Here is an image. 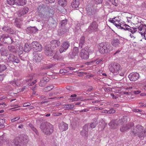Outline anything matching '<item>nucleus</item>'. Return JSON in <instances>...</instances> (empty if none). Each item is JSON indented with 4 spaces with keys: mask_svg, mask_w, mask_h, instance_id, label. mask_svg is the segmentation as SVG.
<instances>
[{
    "mask_svg": "<svg viewBox=\"0 0 146 146\" xmlns=\"http://www.w3.org/2000/svg\"><path fill=\"white\" fill-rule=\"evenodd\" d=\"M19 139V138L17 137L12 141L7 138L5 133H3L2 136H0V146L6 142L7 144L6 146H20Z\"/></svg>",
    "mask_w": 146,
    "mask_h": 146,
    "instance_id": "1",
    "label": "nucleus"
},
{
    "mask_svg": "<svg viewBox=\"0 0 146 146\" xmlns=\"http://www.w3.org/2000/svg\"><path fill=\"white\" fill-rule=\"evenodd\" d=\"M40 128L43 133L47 135L51 134L54 130L53 125L47 122H42L41 123Z\"/></svg>",
    "mask_w": 146,
    "mask_h": 146,
    "instance_id": "2",
    "label": "nucleus"
},
{
    "mask_svg": "<svg viewBox=\"0 0 146 146\" xmlns=\"http://www.w3.org/2000/svg\"><path fill=\"white\" fill-rule=\"evenodd\" d=\"M143 127L140 125H138L133 128L131 130V132L134 135H137L138 137L141 138L145 135V132H143Z\"/></svg>",
    "mask_w": 146,
    "mask_h": 146,
    "instance_id": "3",
    "label": "nucleus"
},
{
    "mask_svg": "<svg viewBox=\"0 0 146 146\" xmlns=\"http://www.w3.org/2000/svg\"><path fill=\"white\" fill-rule=\"evenodd\" d=\"M98 48L99 52L102 54L108 53L112 49V48L107 43L103 42L99 44Z\"/></svg>",
    "mask_w": 146,
    "mask_h": 146,
    "instance_id": "4",
    "label": "nucleus"
},
{
    "mask_svg": "<svg viewBox=\"0 0 146 146\" xmlns=\"http://www.w3.org/2000/svg\"><path fill=\"white\" fill-rule=\"evenodd\" d=\"M110 71L114 75L118 74L122 69L120 65L117 63H114L109 66Z\"/></svg>",
    "mask_w": 146,
    "mask_h": 146,
    "instance_id": "5",
    "label": "nucleus"
},
{
    "mask_svg": "<svg viewBox=\"0 0 146 146\" xmlns=\"http://www.w3.org/2000/svg\"><path fill=\"white\" fill-rule=\"evenodd\" d=\"M0 40L4 44H11L14 42L13 38L8 35H1Z\"/></svg>",
    "mask_w": 146,
    "mask_h": 146,
    "instance_id": "6",
    "label": "nucleus"
},
{
    "mask_svg": "<svg viewBox=\"0 0 146 146\" xmlns=\"http://www.w3.org/2000/svg\"><path fill=\"white\" fill-rule=\"evenodd\" d=\"M124 120V119L123 118L119 119L118 121L112 120L109 123L108 125L111 128H116L118 125L123 124Z\"/></svg>",
    "mask_w": 146,
    "mask_h": 146,
    "instance_id": "7",
    "label": "nucleus"
},
{
    "mask_svg": "<svg viewBox=\"0 0 146 146\" xmlns=\"http://www.w3.org/2000/svg\"><path fill=\"white\" fill-rule=\"evenodd\" d=\"M87 13L88 16L90 18L93 19L96 16L97 11L96 9L92 6L88 7L86 9Z\"/></svg>",
    "mask_w": 146,
    "mask_h": 146,
    "instance_id": "8",
    "label": "nucleus"
},
{
    "mask_svg": "<svg viewBox=\"0 0 146 146\" xmlns=\"http://www.w3.org/2000/svg\"><path fill=\"white\" fill-rule=\"evenodd\" d=\"M8 59L9 61L8 63V65L9 64L12 62L13 64L14 63L18 64L19 63L20 60L17 56L14 55L12 53H10L8 57Z\"/></svg>",
    "mask_w": 146,
    "mask_h": 146,
    "instance_id": "9",
    "label": "nucleus"
},
{
    "mask_svg": "<svg viewBox=\"0 0 146 146\" xmlns=\"http://www.w3.org/2000/svg\"><path fill=\"white\" fill-rule=\"evenodd\" d=\"M98 23L96 21H94L89 27L87 31L89 32L92 33L93 32H96L98 29Z\"/></svg>",
    "mask_w": 146,
    "mask_h": 146,
    "instance_id": "10",
    "label": "nucleus"
},
{
    "mask_svg": "<svg viewBox=\"0 0 146 146\" xmlns=\"http://www.w3.org/2000/svg\"><path fill=\"white\" fill-rule=\"evenodd\" d=\"M31 45L33 50L36 52L41 51L42 49V46L36 41L33 42L31 43Z\"/></svg>",
    "mask_w": 146,
    "mask_h": 146,
    "instance_id": "11",
    "label": "nucleus"
},
{
    "mask_svg": "<svg viewBox=\"0 0 146 146\" xmlns=\"http://www.w3.org/2000/svg\"><path fill=\"white\" fill-rule=\"evenodd\" d=\"M134 125V123L133 122H130L127 124H124L120 128V130L121 132H124L129 129Z\"/></svg>",
    "mask_w": 146,
    "mask_h": 146,
    "instance_id": "12",
    "label": "nucleus"
},
{
    "mask_svg": "<svg viewBox=\"0 0 146 146\" xmlns=\"http://www.w3.org/2000/svg\"><path fill=\"white\" fill-rule=\"evenodd\" d=\"M128 77L131 81L134 82L139 78V75L137 72H132L129 74Z\"/></svg>",
    "mask_w": 146,
    "mask_h": 146,
    "instance_id": "13",
    "label": "nucleus"
},
{
    "mask_svg": "<svg viewBox=\"0 0 146 146\" xmlns=\"http://www.w3.org/2000/svg\"><path fill=\"white\" fill-rule=\"evenodd\" d=\"M90 128L89 124H86L84 126L83 130L80 132V135L85 137H87L88 136V131Z\"/></svg>",
    "mask_w": 146,
    "mask_h": 146,
    "instance_id": "14",
    "label": "nucleus"
},
{
    "mask_svg": "<svg viewBox=\"0 0 146 146\" xmlns=\"http://www.w3.org/2000/svg\"><path fill=\"white\" fill-rule=\"evenodd\" d=\"M70 43L68 41L64 42L60 46L59 51L60 53L65 52L68 48Z\"/></svg>",
    "mask_w": 146,
    "mask_h": 146,
    "instance_id": "15",
    "label": "nucleus"
},
{
    "mask_svg": "<svg viewBox=\"0 0 146 146\" xmlns=\"http://www.w3.org/2000/svg\"><path fill=\"white\" fill-rule=\"evenodd\" d=\"M122 26H123V27L122 29L128 30L132 34H133L137 31L136 30L137 29L136 28L131 27L128 25L125 24H124V25H123Z\"/></svg>",
    "mask_w": 146,
    "mask_h": 146,
    "instance_id": "16",
    "label": "nucleus"
},
{
    "mask_svg": "<svg viewBox=\"0 0 146 146\" xmlns=\"http://www.w3.org/2000/svg\"><path fill=\"white\" fill-rule=\"evenodd\" d=\"M29 9L27 7H25L20 9L18 12L19 17H21L26 14L28 11Z\"/></svg>",
    "mask_w": 146,
    "mask_h": 146,
    "instance_id": "17",
    "label": "nucleus"
},
{
    "mask_svg": "<svg viewBox=\"0 0 146 146\" xmlns=\"http://www.w3.org/2000/svg\"><path fill=\"white\" fill-rule=\"evenodd\" d=\"M80 57L82 59L86 60L89 58V54L88 52L85 50L84 49L81 50L80 53Z\"/></svg>",
    "mask_w": 146,
    "mask_h": 146,
    "instance_id": "18",
    "label": "nucleus"
},
{
    "mask_svg": "<svg viewBox=\"0 0 146 146\" xmlns=\"http://www.w3.org/2000/svg\"><path fill=\"white\" fill-rule=\"evenodd\" d=\"M60 43V42L58 40H54L50 42V44L51 48L54 49L59 46Z\"/></svg>",
    "mask_w": 146,
    "mask_h": 146,
    "instance_id": "19",
    "label": "nucleus"
},
{
    "mask_svg": "<svg viewBox=\"0 0 146 146\" xmlns=\"http://www.w3.org/2000/svg\"><path fill=\"white\" fill-rule=\"evenodd\" d=\"M58 127L60 131H65L68 129V125L67 123L62 122L59 124Z\"/></svg>",
    "mask_w": 146,
    "mask_h": 146,
    "instance_id": "20",
    "label": "nucleus"
},
{
    "mask_svg": "<svg viewBox=\"0 0 146 146\" xmlns=\"http://www.w3.org/2000/svg\"><path fill=\"white\" fill-rule=\"evenodd\" d=\"M45 54L47 56H52L53 52L51 48H50L48 45H46L45 47Z\"/></svg>",
    "mask_w": 146,
    "mask_h": 146,
    "instance_id": "21",
    "label": "nucleus"
},
{
    "mask_svg": "<svg viewBox=\"0 0 146 146\" xmlns=\"http://www.w3.org/2000/svg\"><path fill=\"white\" fill-rule=\"evenodd\" d=\"M109 21L113 23L118 28L120 29H122L123 27L122 25L124 24L123 23H122V24H121L119 23V21H117V23H115V21L113 19H110Z\"/></svg>",
    "mask_w": 146,
    "mask_h": 146,
    "instance_id": "22",
    "label": "nucleus"
},
{
    "mask_svg": "<svg viewBox=\"0 0 146 146\" xmlns=\"http://www.w3.org/2000/svg\"><path fill=\"white\" fill-rule=\"evenodd\" d=\"M33 79L32 76H30L27 78L26 80V81L28 85L32 86L34 85L37 82V80H35L33 81H32Z\"/></svg>",
    "mask_w": 146,
    "mask_h": 146,
    "instance_id": "23",
    "label": "nucleus"
},
{
    "mask_svg": "<svg viewBox=\"0 0 146 146\" xmlns=\"http://www.w3.org/2000/svg\"><path fill=\"white\" fill-rule=\"evenodd\" d=\"M49 81V78L47 77H44L39 82V86L41 87H44Z\"/></svg>",
    "mask_w": 146,
    "mask_h": 146,
    "instance_id": "24",
    "label": "nucleus"
},
{
    "mask_svg": "<svg viewBox=\"0 0 146 146\" xmlns=\"http://www.w3.org/2000/svg\"><path fill=\"white\" fill-rule=\"evenodd\" d=\"M0 52L2 56H7L9 54L8 51L7 50L4 45L0 48Z\"/></svg>",
    "mask_w": 146,
    "mask_h": 146,
    "instance_id": "25",
    "label": "nucleus"
},
{
    "mask_svg": "<svg viewBox=\"0 0 146 146\" xmlns=\"http://www.w3.org/2000/svg\"><path fill=\"white\" fill-rule=\"evenodd\" d=\"M79 50L78 47H74L73 49L72 52L70 55V57L72 58H73L74 57L78 55Z\"/></svg>",
    "mask_w": 146,
    "mask_h": 146,
    "instance_id": "26",
    "label": "nucleus"
},
{
    "mask_svg": "<svg viewBox=\"0 0 146 146\" xmlns=\"http://www.w3.org/2000/svg\"><path fill=\"white\" fill-rule=\"evenodd\" d=\"M42 56L41 54H37L34 56L33 61L35 62H40L42 60Z\"/></svg>",
    "mask_w": 146,
    "mask_h": 146,
    "instance_id": "27",
    "label": "nucleus"
},
{
    "mask_svg": "<svg viewBox=\"0 0 146 146\" xmlns=\"http://www.w3.org/2000/svg\"><path fill=\"white\" fill-rule=\"evenodd\" d=\"M49 13V11H47L44 13V12H40L39 13L38 15L40 17L44 19V18H46L48 17L51 16L50 15Z\"/></svg>",
    "mask_w": 146,
    "mask_h": 146,
    "instance_id": "28",
    "label": "nucleus"
},
{
    "mask_svg": "<svg viewBox=\"0 0 146 146\" xmlns=\"http://www.w3.org/2000/svg\"><path fill=\"white\" fill-rule=\"evenodd\" d=\"M38 30L37 28L35 27H30L27 28L26 29L27 33H35Z\"/></svg>",
    "mask_w": 146,
    "mask_h": 146,
    "instance_id": "29",
    "label": "nucleus"
},
{
    "mask_svg": "<svg viewBox=\"0 0 146 146\" xmlns=\"http://www.w3.org/2000/svg\"><path fill=\"white\" fill-rule=\"evenodd\" d=\"M15 2L17 5L22 6L26 4L27 1L26 0H15Z\"/></svg>",
    "mask_w": 146,
    "mask_h": 146,
    "instance_id": "30",
    "label": "nucleus"
},
{
    "mask_svg": "<svg viewBox=\"0 0 146 146\" xmlns=\"http://www.w3.org/2000/svg\"><path fill=\"white\" fill-rule=\"evenodd\" d=\"M120 44L119 41L118 39H113L112 41V45L115 47H119Z\"/></svg>",
    "mask_w": 146,
    "mask_h": 146,
    "instance_id": "31",
    "label": "nucleus"
},
{
    "mask_svg": "<svg viewBox=\"0 0 146 146\" xmlns=\"http://www.w3.org/2000/svg\"><path fill=\"white\" fill-rule=\"evenodd\" d=\"M32 48V46L31 44L26 43L24 47V50L25 52H28L30 51Z\"/></svg>",
    "mask_w": 146,
    "mask_h": 146,
    "instance_id": "32",
    "label": "nucleus"
},
{
    "mask_svg": "<svg viewBox=\"0 0 146 146\" xmlns=\"http://www.w3.org/2000/svg\"><path fill=\"white\" fill-rule=\"evenodd\" d=\"M79 5V0H74L71 4L72 7L74 8L78 7Z\"/></svg>",
    "mask_w": 146,
    "mask_h": 146,
    "instance_id": "33",
    "label": "nucleus"
},
{
    "mask_svg": "<svg viewBox=\"0 0 146 146\" xmlns=\"http://www.w3.org/2000/svg\"><path fill=\"white\" fill-rule=\"evenodd\" d=\"M3 31L10 34L13 33V30L9 27L4 26L3 28Z\"/></svg>",
    "mask_w": 146,
    "mask_h": 146,
    "instance_id": "34",
    "label": "nucleus"
},
{
    "mask_svg": "<svg viewBox=\"0 0 146 146\" xmlns=\"http://www.w3.org/2000/svg\"><path fill=\"white\" fill-rule=\"evenodd\" d=\"M7 49L9 51L11 52L16 53L17 52L16 49L13 46L10 45L7 47Z\"/></svg>",
    "mask_w": 146,
    "mask_h": 146,
    "instance_id": "35",
    "label": "nucleus"
},
{
    "mask_svg": "<svg viewBox=\"0 0 146 146\" xmlns=\"http://www.w3.org/2000/svg\"><path fill=\"white\" fill-rule=\"evenodd\" d=\"M85 37L84 36H82L80 38L79 43V47L82 48L85 44Z\"/></svg>",
    "mask_w": 146,
    "mask_h": 146,
    "instance_id": "36",
    "label": "nucleus"
},
{
    "mask_svg": "<svg viewBox=\"0 0 146 146\" xmlns=\"http://www.w3.org/2000/svg\"><path fill=\"white\" fill-rule=\"evenodd\" d=\"M58 3L62 6H65L67 4V1L66 0H58Z\"/></svg>",
    "mask_w": 146,
    "mask_h": 146,
    "instance_id": "37",
    "label": "nucleus"
},
{
    "mask_svg": "<svg viewBox=\"0 0 146 146\" xmlns=\"http://www.w3.org/2000/svg\"><path fill=\"white\" fill-rule=\"evenodd\" d=\"M146 27V25H141L138 27V29H139V32H140V31H143L142 32H144L145 31V28Z\"/></svg>",
    "mask_w": 146,
    "mask_h": 146,
    "instance_id": "38",
    "label": "nucleus"
},
{
    "mask_svg": "<svg viewBox=\"0 0 146 146\" xmlns=\"http://www.w3.org/2000/svg\"><path fill=\"white\" fill-rule=\"evenodd\" d=\"M64 107L65 108H68V109H74V106L73 105H71L70 104H65L63 105Z\"/></svg>",
    "mask_w": 146,
    "mask_h": 146,
    "instance_id": "39",
    "label": "nucleus"
},
{
    "mask_svg": "<svg viewBox=\"0 0 146 146\" xmlns=\"http://www.w3.org/2000/svg\"><path fill=\"white\" fill-rule=\"evenodd\" d=\"M45 11L43 5H40L38 7V11L40 12H42Z\"/></svg>",
    "mask_w": 146,
    "mask_h": 146,
    "instance_id": "40",
    "label": "nucleus"
},
{
    "mask_svg": "<svg viewBox=\"0 0 146 146\" xmlns=\"http://www.w3.org/2000/svg\"><path fill=\"white\" fill-rule=\"evenodd\" d=\"M5 123V119H0V126L1 127L3 128L5 127L4 123Z\"/></svg>",
    "mask_w": 146,
    "mask_h": 146,
    "instance_id": "41",
    "label": "nucleus"
},
{
    "mask_svg": "<svg viewBox=\"0 0 146 146\" xmlns=\"http://www.w3.org/2000/svg\"><path fill=\"white\" fill-rule=\"evenodd\" d=\"M7 67L5 65L0 64V72L5 71Z\"/></svg>",
    "mask_w": 146,
    "mask_h": 146,
    "instance_id": "42",
    "label": "nucleus"
},
{
    "mask_svg": "<svg viewBox=\"0 0 146 146\" xmlns=\"http://www.w3.org/2000/svg\"><path fill=\"white\" fill-rule=\"evenodd\" d=\"M54 87L53 85H51L49 86H47L44 88V90L46 91H48L52 89Z\"/></svg>",
    "mask_w": 146,
    "mask_h": 146,
    "instance_id": "43",
    "label": "nucleus"
},
{
    "mask_svg": "<svg viewBox=\"0 0 146 146\" xmlns=\"http://www.w3.org/2000/svg\"><path fill=\"white\" fill-rule=\"evenodd\" d=\"M67 20L65 19L62 20L60 22V24L62 26H64L67 23Z\"/></svg>",
    "mask_w": 146,
    "mask_h": 146,
    "instance_id": "44",
    "label": "nucleus"
},
{
    "mask_svg": "<svg viewBox=\"0 0 146 146\" xmlns=\"http://www.w3.org/2000/svg\"><path fill=\"white\" fill-rule=\"evenodd\" d=\"M7 4L10 5H13L15 4V0H6Z\"/></svg>",
    "mask_w": 146,
    "mask_h": 146,
    "instance_id": "45",
    "label": "nucleus"
},
{
    "mask_svg": "<svg viewBox=\"0 0 146 146\" xmlns=\"http://www.w3.org/2000/svg\"><path fill=\"white\" fill-rule=\"evenodd\" d=\"M53 58L55 60H59L61 59V57L57 54H55L53 56Z\"/></svg>",
    "mask_w": 146,
    "mask_h": 146,
    "instance_id": "46",
    "label": "nucleus"
},
{
    "mask_svg": "<svg viewBox=\"0 0 146 146\" xmlns=\"http://www.w3.org/2000/svg\"><path fill=\"white\" fill-rule=\"evenodd\" d=\"M96 125V123L95 121L92 122L90 125V126L92 128H94L95 127Z\"/></svg>",
    "mask_w": 146,
    "mask_h": 146,
    "instance_id": "47",
    "label": "nucleus"
},
{
    "mask_svg": "<svg viewBox=\"0 0 146 146\" xmlns=\"http://www.w3.org/2000/svg\"><path fill=\"white\" fill-rule=\"evenodd\" d=\"M20 117H17L12 119L11 120V121L12 122H15V121L18 120L19 119Z\"/></svg>",
    "mask_w": 146,
    "mask_h": 146,
    "instance_id": "48",
    "label": "nucleus"
},
{
    "mask_svg": "<svg viewBox=\"0 0 146 146\" xmlns=\"http://www.w3.org/2000/svg\"><path fill=\"white\" fill-rule=\"evenodd\" d=\"M5 76V75L4 74H0V82L3 80Z\"/></svg>",
    "mask_w": 146,
    "mask_h": 146,
    "instance_id": "49",
    "label": "nucleus"
},
{
    "mask_svg": "<svg viewBox=\"0 0 146 146\" xmlns=\"http://www.w3.org/2000/svg\"><path fill=\"white\" fill-rule=\"evenodd\" d=\"M31 129L37 135H38V133L36 129L34 127H33Z\"/></svg>",
    "mask_w": 146,
    "mask_h": 146,
    "instance_id": "50",
    "label": "nucleus"
},
{
    "mask_svg": "<svg viewBox=\"0 0 146 146\" xmlns=\"http://www.w3.org/2000/svg\"><path fill=\"white\" fill-rule=\"evenodd\" d=\"M109 113H114L115 112V111L112 108L109 110Z\"/></svg>",
    "mask_w": 146,
    "mask_h": 146,
    "instance_id": "51",
    "label": "nucleus"
},
{
    "mask_svg": "<svg viewBox=\"0 0 146 146\" xmlns=\"http://www.w3.org/2000/svg\"><path fill=\"white\" fill-rule=\"evenodd\" d=\"M44 120L42 118L40 117L38 118L36 120V122L37 123H40L42 121Z\"/></svg>",
    "mask_w": 146,
    "mask_h": 146,
    "instance_id": "52",
    "label": "nucleus"
},
{
    "mask_svg": "<svg viewBox=\"0 0 146 146\" xmlns=\"http://www.w3.org/2000/svg\"><path fill=\"white\" fill-rule=\"evenodd\" d=\"M146 27L145 28V31H144V32L143 33V32H139V33H141V35L142 36L143 35L144 37H145V35L146 34Z\"/></svg>",
    "mask_w": 146,
    "mask_h": 146,
    "instance_id": "53",
    "label": "nucleus"
},
{
    "mask_svg": "<svg viewBox=\"0 0 146 146\" xmlns=\"http://www.w3.org/2000/svg\"><path fill=\"white\" fill-rule=\"evenodd\" d=\"M72 101H76L80 100L81 98L80 97H78L76 98H72Z\"/></svg>",
    "mask_w": 146,
    "mask_h": 146,
    "instance_id": "54",
    "label": "nucleus"
},
{
    "mask_svg": "<svg viewBox=\"0 0 146 146\" xmlns=\"http://www.w3.org/2000/svg\"><path fill=\"white\" fill-rule=\"evenodd\" d=\"M60 72L61 74H62L64 73H66L67 72V70H66L61 69L60 70Z\"/></svg>",
    "mask_w": 146,
    "mask_h": 146,
    "instance_id": "55",
    "label": "nucleus"
},
{
    "mask_svg": "<svg viewBox=\"0 0 146 146\" xmlns=\"http://www.w3.org/2000/svg\"><path fill=\"white\" fill-rule=\"evenodd\" d=\"M31 105L30 104L29 102L25 103L23 104V106L24 107H26L28 106H30Z\"/></svg>",
    "mask_w": 146,
    "mask_h": 146,
    "instance_id": "56",
    "label": "nucleus"
},
{
    "mask_svg": "<svg viewBox=\"0 0 146 146\" xmlns=\"http://www.w3.org/2000/svg\"><path fill=\"white\" fill-rule=\"evenodd\" d=\"M133 111L135 112H141L142 111V110H139L138 109H134L133 110Z\"/></svg>",
    "mask_w": 146,
    "mask_h": 146,
    "instance_id": "57",
    "label": "nucleus"
},
{
    "mask_svg": "<svg viewBox=\"0 0 146 146\" xmlns=\"http://www.w3.org/2000/svg\"><path fill=\"white\" fill-rule=\"evenodd\" d=\"M110 95L112 97L113 99H116L117 98V97L115 96L113 94H111Z\"/></svg>",
    "mask_w": 146,
    "mask_h": 146,
    "instance_id": "58",
    "label": "nucleus"
},
{
    "mask_svg": "<svg viewBox=\"0 0 146 146\" xmlns=\"http://www.w3.org/2000/svg\"><path fill=\"white\" fill-rule=\"evenodd\" d=\"M94 90V88L92 87H91L90 88H89L88 90V91L89 92H91L92 91Z\"/></svg>",
    "mask_w": 146,
    "mask_h": 146,
    "instance_id": "59",
    "label": "nucleus"
},
{
    "mask_svg": "<svg viewBox=\"0 0 146 146\" xmlns=\"http://www.w3.org/2000/svg\"><path fill=\"white\" fill-rule=\"evenodd\" d=\"M37 86L36 85H35L32 88V90L33 91H35L36 89V88L37 87Z\"/></svg>",
    "mask_w": 146,
    "mask_h": 146,
    "instance_id": "60",
    "label": "nucleus"
},
{
    "mask_svg": "<svg viewBox=\"0 0 146 146\" xmlns=\"http://www.w3.org/2000/svg\"><path fill=\"white\" fill-rule=\"evenodd\" d=\"M46 1L50 3H53L55 1V0H46Z\"/></svg>",
    "mask_w": 146,
    "mask_h": 146,
    "instance_id": "61",
    "label": "nucleus"
},
{
    "mask_svg": "<svg viewBox=\"0 0 146 146\" xmlns=\"http://www.w3.org/2000/svg\"><path fill=\"white\" fill-rule=\"evenodd\" d=\"M88 110H89L88 109H83V110H81L80 111V112H87V111H88Z\"/></svg>",
    "mask_w": 146,
    "mask_h": 146,
    "instance_id": "62",
    "label": "nucleus"
},
{
    "mask_svg": "<svg viewBox=\"0 0 146 146\" xmlns=\"http://www.w3.org/2000/svg\"><path fill=\"white\" fill-rule=\"evenodd\" d=\"M66 88L68 90H71L72 88H71V86H66Z\"/></svg>",
    "mask_w": 146,
    "mask_h": 146,
    "instance_id": "63",
    "label": "nucleus"
},
{
    "mask_svg": "<svg viewBox=\"0 0 146 146\" xmlns=\"http://www.w3.org/2000/svg\"><path fill=\"white\" fill-rule=\"evenodd\" d=\"M140 93V91H135L134 92V93L135 94H138Z\"/></svg>",
    "mask_w": 146,
    "mask_h": 146,
    "instance_id": "64",
    "label": "nucleus"
}]
</instances>
